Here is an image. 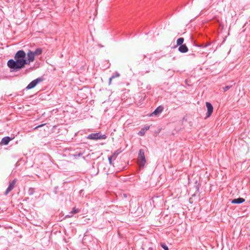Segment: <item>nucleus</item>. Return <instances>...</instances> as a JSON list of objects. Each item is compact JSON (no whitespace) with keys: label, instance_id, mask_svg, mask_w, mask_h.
<instances>
[{"label":"nucleus","instance_id":"obj_13","mask_svg":"<svg viewBox=\"0 0 250 250\" xmlns=\"http://www.w3.org/2000/svg\"><path fill=\"white\" fill-rule=\"evenodd\" d=\"M42 50L41 48H37L35 51L33 52V53L35 56H38L41 55L42 53Z\"/></svg>","mask_w":250,"mask_h":250},{"label":"nucleus","instance_id":"obj_16","mask_svg":"<svg viewBox=\"0 0 250 250\" xmlns=\"http://www.w3.org/2000/svg\"><path fill=\"white\" fill-rule=\"evenodd\" d=\"M145 129L142 128L141 130L138 132V135L140 136H144L145 134Z\"/></svg>","mask_w":250,"mask_h":250},{"label":"nucleus","instance_id":"obj_11","mask_svg":"<svg viewBox=\"0 0 250 250\" xmlns=\"http://www.w3.org/2000/svg\"><path fill=\"white\" fill-rule=\"evenodd\" d=\"M10 140L11 139L9 137H5L2 139L0 144L1 145H6L9 143Z\"/></svg>","mask_w":250,"mask_h":250},{"label":"nucleus","instance_id":"obj_20","mask_svg":"<svg viewBox=\"0 0 250 250\" xmlns=\"http://www.w3.org/2000/svg\"><path fill=\"white\" fill-rule=\"evenodd\" d=\"M113 79H114V76H112L109 80V84H110L111 83V81Z\"/></svg>","mask_w":250,"mask_h":250},{"label":"nucleus","instance_id":"obj_6","mask_svg":"<svg viewBox=\"0 0 250 250\" xmlns=\"http://www.w3.org/2000/svg\"><path fill=\"white\" fill-rule=\"evenodd\" d=\"M35 55L33 53V52L29 50L27 53V63L26 64H29L31 62H33L34 61Z\"/></svg>","mask_w":250,"mask_h":250},{"label":"nucleus","instance_id":"obj_8","mask_svg":"<svg viewBox=\"0 0 250 250\" xmlns=\"http://www.w3.org/2000/svg\"><path fill=\"white\" fill-rule=\"evenodd\" d=\"M164 109L162 106H159L157 107L155 110L151 113V116L158 115L162 113Z\"/></svg>","mask_w":250,"mask_h":250},{"label":"nucleus","instance_id":"obj_10","mask_svg":"<svg viewBox=\"0 0 250 250\" xmlns=\"http://www.w3.org/2000/svg\"><path fill=\"white\" fill-rule=\"evenodd\" d=\"M245 201V199L243 198H238L237 199H234L231 201V203L232 204H241L243 203Z\"/></svg>","mask_w":250,"mask_h":250},{"label":"nucleus","instance_id":"obj_24","mask_svg":"<svg viewBox=\"0 0 250 250\" xmlns=\"http://www.w3.org/2000/svg\"><path fill=\"white\" fill-rule=\"evenodd\" d=\"M209 44H210L209 43L207 44L205 46H207L209 45Z\"/></svg>","mask_w":250,"mask_h":250},{"label":"nucleus","instance_id":"obj_21","mask_svg":"<svg viewBox=\"0 0 250 250\" xmlns=\"http://www.w3.org/2000/svg\"><path fill=\"white\" fill-rule=\"evenodd\" d=\"M113 76H114V78H116V77H118L120 76V74L119 73H116L115 75H114Z\"/></svg>","mask_w":250,"mask_h":250},{"label":"nucleus","instance_id":"obj_12","mask_svg":"<svg viewBox=\"0 0 250 250\" xmlns=\"http://www.w3.org/2000/svg\"><path fill=\"white\" fill-rule=\"evenodd\" d=\"M80 211V210L75 207H74L71 212L69 213V215H67L68 217H71L73 216L74 214H76L78 213Z\"/></svg>","mask_w":250,"mask_h":250},{"label":"nucleus","instance_id":"obj_2","mask_svg":"<svg viewBox=\"0 0 250 250\" xmlns=\"http://www.w3.org/2000/svg\"><path fill=\"white\" fill-rule=\"evenodd\" d=\"M146 163L145 152L143 149H140L138 153L137 164L140 168H143Z\"/></svg>","mask_w":250,"mask_h":250},{"label":"nucleus","instance_id":"obj_19","mask_svg":"<svg viewBox=\"0 0 250 250\" xmlns=\"http://www.w3.org/2000/svg\"><path fill=\"white\" fill-rule=\"evenodd\" d=\"M108 161H109V163L110 165H112V159H114L113 157H112L111 156H109L108 158Z\"/></svg>","mask_w":250,"mask_h":250},{"label":"nucleus","instance_id":"obj_15","mask_svg":"<svg viewBox=\"0 0 250 250\" xmlns=\"http://www.w3.org/2000/svg\"><path fill=\"white\" fill-rule=\"evenodd\" d=\"M121 151H119V150L116 151L115 152H114L112 155H111V156L112 157L114 158V159H115L117 156L120 153Z\"/></svg>","mask_w":250,"mask_h":250},{"label":"nucleus","instance_id":"obj_3","mask_svg":"<svg viewBox=\"0 0 250 250\" xmlns=\"http://www.w3.org/2000/svg\"><path fill=\"white\" fill-rule=\"evenodd\" d=\"M106 136L104 134L102 135L100 132L91 133L89 134L87 138L90 140L105 139Z\"/></svg>","mask_w":250,"mask_h":250},{"label":"nucleus","instance_id":"obj_25","mask_svg":"<svg viewBox=\"0 0 250 250\" xmlns=\"http://www.w3.org/2000/svg\"><path fill=\"white\" fill-rule=\"evenodd\" d=\"M150 250H152V248H149Z\"/></svg>","mask_w":250,"mask_h":250},{"label":"nucleus","instance_id":"obj_17","mask_svg":"<svg viewBox=\"0 0 250 250\" xmlns=\"http://www.w3.org/2000/svg\"><path fill=\"white\" fill-rule=\"evenodd\" d=\"M161 246L165 250H168V247L165 243H161Z\"/></svg>","mask_w":250,"mask_h":250},{"label":"nucleus","instance_id":"obj_14","mask_svg":"<svg viewBox=\"0 0 250 250\" xmlns=\"http://www.w3.org/2000/svg\"><path fill=\"white\" fill-rule=\"evenodd\" d=\"M184 39L183 38H180L178 39L177 40V45H183V43L184 42Z\"/></svg>","mask_w":250,"mask_h":250},{"label":"nucleus","instance_id":"obj_1","mask_svg":"<svg viewBox=\"0 0 250 250\" xmlns=\"http://www.w3.org/2000/svg\"><path fill=\"white\" fill-rule=\"evenodd\" d=\"M26 54L23 50L18 51L14 56L15 60L11 59L8 61V66L13 69H19L26 64Z\"/></svg>","mask_w":250,"mask_h":250},{"label":"nucleus","instance_id":"obj_23","mask_svg":"<svg viewBox=\"0 0 250 250\" xmlns=\"http://www.w3.org/2000/svg\"><path fill=\"white\" fill-rule=\"evenodd\" d=\"M149 128V126H146L143 129H145V131H146V130H148Z\"/></svg>","mask_w":250,"mask_h":250},{"label":"nucleus","instance_id":"obj_7","mask_svg":"<svg viewBox=\"0 0 250 250\" xmlns=\"http://www.w3.org/2000/svg\"><path fill=\"white\" fill-rule=\"evenodd\" d=\"M206 107L207 108V110H208L207 113L206 118H208V117H210V115H211V114L213 112V106L212 105V104L209 102H206Z\"/></svg>","mask_w":250,"mask_h":250},{"label":"nucleus","instance_id":"obj_9","mask_svg":"<svg viewBox=\"0 0 250 250\" xmlns=\"http://www.w3.org/2000/svg\"><path fill=\"white\" fill-rule=\"evenodd\" d=\"M178 50L181 53H186L188 51V49L185 44H183L179 46Z\"/></svg>","mask_w":250,"mask_h":250},{"label":"nucleus","instance_id":"obj_22","mask_svg":"<svg viewBox=\"0 0 250 250\" xmlns=\"http://www.w3.org/2000/svg\"><path fill=\"white\" fill-rule=\"evenodd\" d=\"M43 125H43V124H42V125H38V126H37L35 127L34 129H37V128H39V127H41Z\"/></svg>","mask_w":250,"mask_h":250},{"label":"nucleus","instance_id":"obj_18","mask_svg":"<svg viewBox=\"0 0 250 250\" xmlns=\"http://www.w3.org/2000/svg\"><path fill=\"white\" fill-rule=\"evenodd\" d=\"M232 87V85H227L225 87H224L223 88L224 89V91H227L228 90H229V88H230Z\"/></svg>","mask_w":250,"mask_h":250},{"label":"nucleus","instance_id":"obj_4","mask_svg":"<svg viewBox=\"0 0 250 250\" xmlns=\"http://www.w3.org/2000/svg\"><path fill=\"white\" fill-rule=\"evenodd\" d=\"M43 80V79L42 77L38 78L37 79L32 81L31 83H30L26 86V88L27 89H32L35 87L38 83L42 82Z\"/></svg>","mask_w":250,"mask_h":250},{"label":"nucleus","instance_id":"obj_5","mask_svg":"<svg viewBox=\"0 0 250 250\" xmlns=\"http://www.w3.org/2000/svg\"><path fill=\"white\" fill-rule=\"evenodd\" d=\"M16 182L17 179H16L9 182V186L5 191V195H7L11 190L14 189L15 187Z\"/></svg>","mask_w":250,"mask_h":250}]
</instances>
